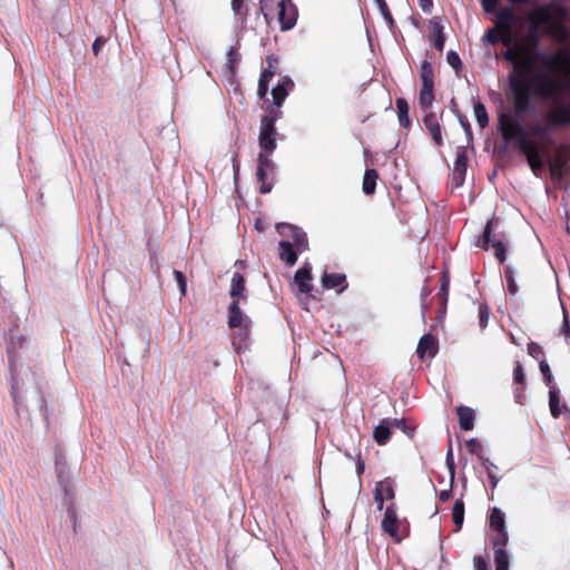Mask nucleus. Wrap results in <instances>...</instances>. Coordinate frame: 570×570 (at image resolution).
<instances>
[{"label": "nucleus", "mask_w": 570, "mask_h": 570, "mask_svg": "<svg viewBox=\"0 0 570 570\" xmlns=\"http://www.w3.org/2000/svg\"><path fill=\"white\" fill-rule=\"evenodd\" d=\"M439 351L438 340L432 334L423 335L417 344V357L423 360L425 357H434Z\"/></svg>", "instance_id": "dca6fc26"}, {"label": "nucleus", "mask_w": 570, "mask_h": 570, "mask_svg": "<svg viewBox=\"0 0 570 570\" xmlns=\"http://www.w3.org/2000/svg\"><path fill=\"white\" fill-rule=\"evenodd\" d=\"M451 489H448V490H442L440 493H439V500L441 502H446L448 500H450L451 498Z\"/></svg>", "instance_id": "774afa93"}, {"label": "nucleus", "mask_w": 570, "mask_h": 570, "mask_svg": "<svg viewBox=\"0 0 570 570\" xmlns=\"http://www.w3.org/2000/svg\"><path fill=\"white\" fill-rule=\"evenodd\" d=\"M479 325L481 330H484L488 326L489 318H490V307L487 304H480L479 305Z\"/></svg>", "instance_id": "09e8293b"}, {"label": "nucleus", "mask_w": 570, "mask_h": 570, "mask_svg": "<svg viewBox=\"0 0 570 570\" xmlns=\"http://www.w3.org/2000/svg\"><path fill=\"white\" fill-rule=\"evenodd\" d=\"M448 63L456 71L462 68L460 56L455 51H449L446 56Z\"/></svg>", "instance_id": "6e6d98bb"}, {"label": "nucleus", "mask_w": 570, "mask_h": 570, "mask_svg": "<svg viewBox=\"0 0 570 570\" xmlns=\"http://www.w3.org/2000/svg\"><path fill=\"white\" fill-rule=\"evenodd\" d=\"M278 115V110L269 108L268 115L262 118L258 142H276L278 134L276 132L274 124Z\"/></svg>", "instance_id": "9b49d317"}, {"label": "nucleus", "mask_w": 570, "mask_h": 570, "mask_svg": "<svg viewBox=\"0 0 570 570\" xmlns=\"http://www.w3.org/2000/svg\"><path fill=\"white\" fill-rule=\"evenodd\" d=\"M515 21V16L510 8L501 9L497 13V23L495 26L500 29V32L505 36H513V23Z\"/></svg>", "instance_id": "f3484780"}, {"label": "nucleus", "mask_w": 570, "mask_h": 570, "mask_svg": "<svg viewBox=\"0 0 570 570\" xmlns=\"http://www.w3.org/2000/svg\"><path fill=\"white\" fill-rule=\"evenodd\" d=\"M396 109H397V118L399 122L403 128H409L411 125V120L409 117V104L404 98H396L395 100Z\"/></svg>", "instance_id": "473e14b6"}, {"label": "nucleus", "mask_w": 570, "mask_h": 570, "mask_svg": "<svg viewBox=\"0 0 570 570\" xmlns=\"http://www.w3.org/2000/svg\"><path fill=\"white\" fill-rule=\"evenodd\" d=\"M278 60L274 56L266 57L267 67L264 68L261 72V77L258 80L257 95L259 99H265L268 92L269 82L275 75V69L277 67Z\"/></svg>", "instance_id": "ddd939ff"}, {"label": "nucleus", "mask_w": 570, "mask_h": 570, "mask_svg": "<svg viewBox=\"0 0 570 570\" xmlns=\"http://www.w3.org/2000/svg\"><path fill=\"white\" fill-rule=\"evenodd\" d=\"M499 217L490 218L476 245L484 250L492 248L499 263H504L507 259V236L499 230Z\"/></svg>", "instance_id": "7ed1b4c3"}, {"label": "nucleus", "mask_w": 570, "mask_h": 570, "mask_svg": "<svg viewBox=\"0 0 570 570\" xmlns=\"http://www.w3.org/2000/svg\"><path fill=\"white\" fill-rule=\"evenodd\" d=\"M528 354L539 362L540 360L546 358L543 348L535 342H530L528 344Z\"/></svg>", "instance_id": "3c124183"}, {"label": "nucleus", "mask_w": 570, "mask_h": 570, "mask_svg": "<svg viewBox=\"0 0 570 570\" xmlns=\"http://www.w3.org/2000/svg\"><path fill=\"white\" fill-rule=\"evenodd\" d=\"M460 428L463 431H471L474 426V411L471 407L460 405L456 409Z\"/></svg>", "instance_id": "cd10ccee"}, {"label": "nucleus", "mask_w": 570, "mask_h": 570, "mask_svg": "<svg viewBox=\"0 0 570 570\" xmlns=\"http://www.w3.org/2000/svg\"><path fill=\"white\" fill-rule=\"evenodd\" d=\"M537 30L538 29H534L533 27H531V30L528 33V40L532 48H535L540 41Z\"/></svg>", "instance_id": "052dcab7"}, {"label": "nucleus", "mask_w": 570, "mask_h": 570, "mask_svg": "<svg viewBox=\"0 0 570 570\" xmlns=\"http://www.w3.org/2000/svg\"><path fill=\"white\" fill-rule=\"evenodd\" d=\"M474 570H490L489 560L482 556L473 558Z\"/></svg>", "instance_id": "13d9d810"}, {"label": "nucleus", "mask_w": 570, "mask_h": 570, "mask_svg": "<svg viewBox=\"0 0 570 570\" xmlns=\"http://www.w3.org/2000/svg\"><path fill=\"white\" fill-rule=\"evenodd\" d=\"M493 551L505 550L508 543V533L505 529L494 531V534L490 539Z\"/></svg>", "instance_id": "e433bc0d"}, {"label": "nucleus", "mask_w": 570, "mask_h": 570, "mask_svg": "<svg viewBox=\"0 0 570 570\" xmlns=\"http://www.w3.org/2000/svg\"><path fill=\"white\" fill-rule=\"evenodd\" d=\"M271 174L267 170H264L263 168H257L256 170V178L257 181L261 184L259 186V193L261 194H267L272 190V184L267 181V176Z\"/></svg>", "instance_id": "79ce46f5"}, {"label": "nucleus", "mask_w": 570, "mask_h": 570, "mask_svg": "<svg viewBox=\"0 0 570 570\" xmlns=\"http://www.w3.org/2000/svg\"><path fill=\"white\" fill-rule=\"evenodd\" d=\"M495 570H509V556L507 550L494 551Z\"/></svg>", "instance_id": "c03bdc74"}, {"label": "nucleus", "mask_w": 570, "mask_h": 570, "mask_svg": "<svg viewBox=\"0 0 570 570\" xmlns=\"http://www.w3.org/2000/svg\"><path fill=\"white\" fill-rule=\"evenodd\" d=\"M445 462H446V466L449 469L451 482H453V479H454V475H455V468L456 466H455V462H454V458H453V451H452L451 442L449 443V449L446 451Z\"/></svg>", "instance_id": "5fc2aeb1"}, {"label": "nucleus", "mask_w": 570, "mask_h": 570, "mask_svg": "<svg viewBox=\"0 0 570 570\" xmlns=\"http://www.w3.org/2000/svg\"><path fill=\"white\" fill-rule=\"evenodd\" d=\"M484 40H487L488 42H490L491 45H495V43H499V42H502L504 46H507L508 48L509 47H512V36H509L508 37V40H507V37L503 36L501 32H500V29H498V27H493V28H490L484 37H483Z\"/></svg>", "instance_id": "2f4dec72"}, {"label": "nucleus", "mask_w": 570, "mask_h": 570, "mask_svg": "<svg viewBox=\"0 0 570 570\" xmlns=\"http://www.w3.org/2000/svg\"><path fill=\"white\" fill-rule=\"evenodd\" d=\"M294 88V81L289 77H284L283 80L272 89L273 106L277 110L284 104L289 91Z\"/></svg>", "instance_id": "6ab92c4d"}, {"label": "nucleus", "mask_w": 570, "mask_h": 570, "mask_svg": "<svg viewBox=\"0 0 570 570\" xmlns=\"http://www.w3.org/2000/svg\"><path fill=\"white\" fill-rule=\"evenodd\" d=\"M312 279V266L309 263L305 262L294 275V283L298 287V292L302 294H309L313 289L311 284Z\"/></svg>", "instance_id": "2eb2a0df"}, {"label": "nucleus", "mask_w": 570, "mask_h": 570, "mask_svg": "<svg viewBox=\"0 0 570 570\" xmlns=\"http://www.w3.org/2000/svg\"><path fill=\"white\" fill-rule=\"evenodd\" d=\"M504 277H505V281H507V287H508V291L511 295H515L519 291V287L515 283V279H514V273H513V269L510 267V266H507L504 268Z\"/></svg>", "instance_id": "49530a36"}, {"label": "nucleus", "mask_w": 570, "mask_h": 570, "mask_svg": "<svg viewBox=\"0 0 570 570\" xmlns=\"http://www.w3.org/2000/svg\"><path fill=\"white\" fill-rule=\"evenodd\" d=\"M246 286H245V277L239 272L234 273L230 282V292L229 295L232 299H240L245 301L247 298L246 294Z\"/></svg>", "instance_id": "b1692460"}, {"label": "nucleus", "mask_w": 570, "mask_h": 570, "mask_svg": "<svg viewBox=\"0 0 570 570\" xmlns=\"http://www.w3.org/2000/svg\"><path fill=\"white\" fill-rule=\"evenodd\" d=\"M276 230L284 238L283 240H291L297 250H308L307 235L302 228L287 223H278Z\"/></svg>", "instance_id": "0eeeda50"}, {"label": "nucleus", "mask_w": 570, "mask_h": 570, "mask_svg": "<svg viewBox=\"0 0 570 570\" xmlns=\"http://www.w3.org/2000/svg\"><path fill=\"white\" fill-rule=\"evenodd\" d=\"M304 253L303 250H297L292 244L291 240H281L278 243V256L282 262H284L287 266H294L297 262L298 254Z\"/></svg>", "instance_id": "412c9836"}, {"label": "nucleus", "mask_w": 570, "mask_h": 570, "mask_svg": "<svg viewBox=\"0 0 570 570\" xmlns=\"http://www.w3.org/2000/svg\"><path fill=\"white\" fill-rule=\"evenodd\" d=\"M250 321L242 312L238 299H234L228 307V326L230 328H242L245 334L249 331Z\"/></svg>", "instance_id": "4468645a"}, {"label": "nucleus", "mask_w": 570, "mask_h": 570, "mask_svg": "<svg viewBox=\"0 0 570 570\" xmlns=\"http://www.w3.org/2000/svg\"><path fill=\"white\" fill-rule=\"evenodd\" d=\"M106 38L104 37H97L92 43V51H94V55L95 56H98L101 48L105 46L106 43Z\"/></svg>", "instance_id": "bf43d9fd"}, {"label": "nucleus", "mask_w": 570, "mask_h": 570, "mask_svg": "<svg viewBox=\"0 0 570 570\" xmlns=\"http://www.w3.org/2000/svg\"><path fill=\"white\" fill-rule=\"evenodd\" d=\"M474 154L473 145L459 146L455 151V160L452 173L449 176L448 186L453 190L463 186L468 170L470 156Z\"/></svg>", "instance_id": "39448f33"}, {"label": "nucleus", "mask_w": 570, "mask_h": 570, "mask_svg": "<svg viewBox=\"0 0 570 570\" xmlns=\"http://www.w3.org/2000/svg\"><path fill=\"white\" fill-rule=\"evenodd\" d=\"M499 128L502 137L508 141L522 135L523 129L518 118L511 114L502 112L499 116Z\"/></svg>", "instance_id": "f8f14e48"}, {"label": "nucleus", "mask_w": 570, "mask_h": 570, "mask_svg": "<svg viewBox=\"0 0 570 570\" xmlns=\"http://www.w3.org/2000/svg\"><path fill=\"white\" fill-rule=\"evenodd\" d=\"M376 2V4L379 6V9L382 13V16L384 17L385 21L387 22V24L390 26V28H393L394 24H395V21L392 17V13L387 7V3L385 0H374Z\"/></svg>", "instance_id": "de8ad7c7"}, {"label": "nucleus", "mask_w": 570, "mask_h": 570, "mask_svg": "<svg viewBox=\"0 0 570 570\" xmlns=\"http://www.w3.org/2000/svg\"><path fill=\"white\" fill-rule=\"evenodd\" d=\"M543 53H534L525 45L518 42L512 47H509L503 52V58L513 65L514 73L509 79H530L529 76L533 70L535 60L539 59L541 62V56Z\"/></svg>", "instance_id": "f03ea898"}, {"label": "nucleus", "mask_w": 570, "mask_h": 570, "mask_svg": "<svg viewBox=\"0 0 570 570\" xmlns=\"http://www.w3.org/2000/svg\"><path fill=\"white\" fill-rule=\"evenodd\" d=\"M429 28H430V37L433 41L435 49L439 51H443L444 43H445V37L443 33L442 24L438 21L436 18H434V19L430 20Z\"/></svg>", "instance_id": "393cba45"}, {"label": "nucleus", "mask_w": 570, "mask_h": 570, "mask_svg": "<svg viewBox=\"0 0 570 570\" xmlns=\"http://www.w3.org/2000/svg\"><path fill=\"white\" fill-rule=\"evenodd\" d=\"M262 146H263V150L258 155L257 168H263L264 170L274 173L275 165L269 157L273 154V151L277 145H262Z\"/></svg>", "instance_id": "c85d7f7f"}, {"label": "nucleus", "mask_w": 570, "mask_h": 570, "mask_svg": "<svg viewBox=\"0 0 570 570\" xmlns=\"http://www.w3.org/2000/svg\"><path fill=\"white\" fill-rule=\"evenodd\" d=\"M322 286L325 289H335L341 293L347 287V279L345 274L341 273H324L321 279Z\"/></svg>", "instance_id": "4be33fe9"}, {"label": "nucleus", "mask_w": 570, "mask_h": 570, "mask_svg": "<svg viewBox=\"0 0 570 570\" xmlns=\"http://www.w3.org/2000/svg\"><path fill=\"white\" fill-rule=\"evenodd\" d=\"M232 9L235 14H243L244 0H232Z\"/></svg>", "instance_id": "69168bd1"}, {"label": "nucleus", "mask_w": 570, "mask_h": 570, "mask_svg": "<svg viewBox=\"0 0 570 570\" xmlns=\"http://www.w3.org/2000/svg\"><path fill=\"white\" fill-rule=\"evenodd\" d=\"M525 382V374L522 364L517 361L513 368V383L523 385Z\"/></svg>", "instance_id": "864d4df0"}, {"label": "nucleus", "mask_w": 570, "mask_h": 570, "mask_svg": "<svg viewBox=\"0 0 570 570\" xmlns=\"http://www.w3.org/2000/svg\"><path fill=\"white\" fill-rule=\"evenodd\" d=\"M277 8V18L281 23V30L288 31L293 29L298 18V10L293 0H279Z\"/></svg>", "instance_id": "6e6552de"}, {"label": "nucleus", "mask_w": 570, "mask_h": 570, "mask_svg": "<svg viewBox=\"0 0 570 570\" xmlns=\"http://www.w3.org/2000/svg\"><path fill=\"white\" fill-rule=\"evenodd\" d=\"M382 530L387 533L390 537L400 542L405 534L401 533V522L396 514L395 504H390L385 509L384 518L381 523Z\"/></svg>", "instance_id": "9d476101"}, {"label": "nucleus", "mask_w": 570, "mask_h": 570, "mask_svg": "<svg viewBox=\"0 0 570 570\" xmlns=\"http://www.w3.org/2000/svg\"><path fill=\"white\" fill-rule=\"evenodd\" d=\"M539 368H540V372L542 373V376H543L544 383H546L548 386H551V384H552V380H553V376H552V374H551L550 366H549V364H548V362H547V360H546V358L540 360Z\"/></svg>", "instance_id": "603ef678"}, {"label": "nucleus", "mask_w": 570, "mask_h": 570, "mask_svg": "<svg viewBox=\"0 0 570 570\" xmlns=\"http://www.w3.org/2000/svg\"><path fill=\"white\" fill-rule=\"evenodd\" d=\"M420 77L422 80V88L419 95V105L421 109L428 111L431 109L434 97V70L430 61L424 60L421 63Z\"/></svg>", "instance_id": "423d86ee"}, {"label": "nucleus", "mask_w": 570, "mask_h": 570, "mask_svg": "<svg viewBox=\"0 0 570 570\" xmlns=\"http://www.w3.org/2000/svg\"><path fill=\"white\" fill-rule=\"evenodd\" d=\"M374 501L377 504V510L382 511L384 508L385 498L381 494L380 490L374 489Z\"/></svg>", "instance_id": "0e129e2a"}, {"label": "nucleus", "mask_w": 570, "mask_h": 570, "mask_svg": "<svg viewBox=\"0 0 570 570\" xmlns=\"http://www.w3.org/2000/svg\"><path fill=\"white\" fill-rule=\"evenodd\" d=\"M489 524L493 531L505 529L504 515L500 509H498V508L492 509L490 517H489Z\"/></svg>", "instance_id": "c9c22d12"}, {"label": "nucleus", "mask_w": 570, "mask_h": 570, "mask_svg": "<svg viewBox=\"0 0 570 570\" xmlns=\"http://www.w3.org/2000/svg\"><path fill=\"white\" fill-rule=\"evenodd\" d=\"M449 291H450V277L446 273H443L440 279V289L436 294L438 299V318L442 320L446 314V305L449 301Z\"/></svg>", "instance_id": "a211bd4d"}, {"label": "nucleus", "mask_w": 570, "mask_h": 570, "mask_svg": "<svg viewBox=\"0 0 570 570\" xmlns=\"http://www.w3.org/2000/svg\"><path fill=\"white\" fill-rule=\"evenodd\" d=\"M499 3V0H482V7L485 12H493Z\"/></svg>", "instance_id": "680f3d73"}, {"label": "nucleus", "mask_w": 570, "mask_h": 570, "mask_svg": "<svg viewBox=\"0 0 570 570\" xmlns=\"http://www.w3.org/2000/svg\"><path fill=\"white\" fill-rule=\"evenodd\" d=\"M55 472L62 491L67 495L71 487V478L69 474L65 451L61 446L55 448Z\"/></svg>", "instance_id": "1a4fd4ad"}, {"label": "nucleus", "mask_w": 570, "mask_h": 570, "mask_svg": "<svg viewBox=\"0 0 570 570\" xmlns=\"http://www.w3.org/2000/svg\"><path fill=\"white\" fill-rule=\"evenodd\" d=\"M423 124L429 130L434 142H442V132L435 114L429 112L423 118Z\"/></svg>", "instance_id": "bb28decb"}, {"label": "nucleus", "mask_w": 570, "mask_h": 570, "mask_svg": "<svg viewBox=\"0 0 570 570\" xmlns=\"http://www.w3.org/2000/svg\"><path fill=\"white\" fill-rule=\"evenodd\" d=\"M393 429L401 430L405 435H407L410 439H413L415 435V426L411 425L406 420L401 419H391Z\"/></svg>", "instance_id": "ea45409f"}, {"label": "nucleus", "mask_w": 570, "mask_h": 570, "mask_svg": "<svg viewBox=\"0 0 570 570\" xmlns=\"http://www.w3.org/2000/svg\"><path fill=\"white\" fill-rule=\"evenodd\" d=\"M452 519L454 524L460 529L464 520V502L456 500L452 509Z\"/></svg>", "instance_id": "a19ab883"}, {"label": "nucleus", "mask_w": 570, "mask_h": 570, "mask_svg": "<svg viewBox=\"0 0 570 570\" xmlns=\"http://www.w3.org/2000/svg\"><path fill=\"white\" fill-rule=\"evenodd\" d=\"M239 61H240V55H239L238 50L236 48L232 47L228 50L227 57H226V68L229 70V72L232 75L236 73Z\"/></svg>", "instance_id": "4c0bfd02"}, {"label": "nucleus", "mask_w": 570, "mask_h": 570, "mask_svg": "<svg viewBox=\"0 0 570 570\" xmlns=\"http://www.w3.org/2000/svg\"><path fill=\"white\" fill-rule=\"evenodd\" d=\"M394 487V480L391 478H385L375 484V490H380L385 500H393L395 498Z\"/></svg>", "instance_id": "f704fd0d"}, {"label": "nucleus", "mask_w": 570, "mask_h": 570, "mask_svg": "<svg viewBox=\"0 0 570 570\" xmlns=\"http://www.w3.org/2000/svg\"><path fill=\"white\" fill-rule=\"evenodd\" d=\"M549 407L553 419H558L561 415L562 409L568 411L566 404L561 405L559 392L554 387H551L549 391Z\"/></svg>", "instance_id": "7c9ffc66"}, {"label": "nucleus", "mask_w": 570, "mask_h": 570, "mask_svg": "<svg viewBox=\"0 0 570 570\" xmlns=\"http://www.w3.org/2000/svg\"><path fill=\"white\" fill-rule=\"evenodd\" d=\"M560 332L567 338H570V322H569L568 316H567L566 313L563 314V323H562Z\"/></svg>", "instance_id": "e2e57ef3"}, {"label": "nucleus", "mask_w": 570, "mask_h": 570, "mask_svg": "<svg viewBox=\"0 0 570 570\" xmlns=\"http://www.w3.org/2000/svg\"><path fill=\"white\" fill-rule=\"evenodd\" d=\"M432 289L429 286H423L420 293L421 296V313L422 318L425 321L428 312H429V305L426 303V298L431 295Z\"/></svg>", "instance_id": "8fccbe9b"}, {"label": "nucleus", "mask_w": 570, "mask_h": 570, "mask_svg": "<svg viewBox=\"0 0 570 570\" xmlns=\"http://www.w3.org/2000/svg\"><path fill=\"white\" fill-rule=\"evenodd\" d=\"M392 422L391 419H383L381 422L375 426L373 431V439L379 445H385L392 434Z\"/></svg>", "instance_id": "5701e85b"}, {"label": "nucleus", "mask_w": 570, "mask_h": 570, "mask_svg": "<svg viewBox=\"0 0 570 570\" xmlns=\"http://www.w3.org/2000/svg\"><path fill=\"white\" fill-rule=\"evenodd\" d=\"M549 120L553 125L570 124V105H559L549 112Z\"/></svg>", "instance_id": "a878e982"}, {"label": "nucleus", "mask_w": 570, "mask_h": 570, "mask_svg": "<svg viewBox=\"0 0 570 570\" xmlns=\"http://www.w3.org/2000/svg\"><path fill=\"white\" fill-rule=\"evenodd\" d=\"M535 76L531 79H509L513 94V102L517 112H524L530 108L531 95L535 94Z\"/></svg>", "instance_id": "20e7f679"}, {"label": "nucleus", "mask_w": 570, "mask_h": 570, "mask_svg": "<svg viewBox=\"0 0 570 570\" xmlns=\"http://www.w3.org/2000/svg\"><path fill=\"white\" fill-rule=\"evenodd\" d=\"M474 117L480 128H485L489 125L488 111L481 101L474 104Z\"/></svg>", "instance_id": "58836bf2"}, {"label": "nucleus", "mask_w": 570, "mask_h": 570, "mask_svg": "<svg viewBox=\"0 0 570 570\" xmlns=\"http://www.w3.org/2000/svg\"><path fill=\"white\" fill-rule=\"evenodd\" d=\"M174 276L176 278V282L178 284V287H179V291H180V294L181 295H186V287H187V283H186V277L184 275L183 272L180 271H174Z\"/></svg>", "instance_id": "4d7b16f0"}, {"label": "nucleus", "mask_w": 570, "mask_h": 570, "mask_svg": "<svg viewBox=\"0 0 570 570\" xmlns=\"http://www.w3.org/2000/svg\"><path fill=\"white\" fill-rule=\"evenodd\" d=\"M420 7L425 13H430L433 8V0H420Z\"/></svg>", "instance_id": "338daca9"}, {"label": "nucleus", "mask_w": 570, "mask_h": 570, "mask_svg": "<svg viewBox=\"0 0 570 570\" xmlns=\"http://www.w3.org/2000/svg\"><path fill=\"white\" fill-rule=\"evenodd\" d=\"M481 463L487 471L492 489H494L499 482V479L495 474L498 466L494 463H492L489 459H484L483 461H481Z\"/></svg>", "instance_id": "37998d69"}, {"label": "nucleus", "mask_w": 570, "mask_h": 570, "mask_svg": "<svg viewBox=\"0 0 570 570\" xmlns=\"http://www.w3.org/2000/svg\"><path fill=\"white\" fill-rule=\"evenodd\" d=\"M465 446L468 451L476 455L480 461H483L485 458L483 456V446L476 439H470L465 441Z\"/></svg>", "instance_id": "a18cd8bd"}, {"label": "nucleus", "mask_w": 570, "mask_h": 570, "mask_svg": "<svg viewBox=\"0 0 570 570\" xmlns=\"http://www.w3.org/2000/svg\"><path fill=\"white\" fill-rule=\"evenodd\" d=\"M529 21L531 23V27L534 29H539L540 27H548L549 23L552 21V12L548 6H539L534 10H532L529 16Z\"/></svg>", "instance_id": "aec40b11"}, {"label": "nucleus", "mask_w": 570, "mask_h": 570, "mask_svg": "<svg viewBox=\"0 0 570 570\" xmlns=\"http://www.w3.org/2000/svg\"><path fill=\"white\" fill-rule=\"evenodd\" d=\"M502 166L513 164L514 158H525L533 175L541 178L549 167L552 180L570 175V145H488ZM490 151V148H487Z\"/></svg>", "instance_id": "f257e3e1"}, {"label": "nucleus", "mask_w": 570, "mask_h": 570, "mask_svg": "<svg viewBox=\"0 0 570 570\" xmlns=\"http://www.w3.org/2000/svg\"><path fill=\"white\" fill-rule=\"evenodd\" d=\"M379 178V174L375 169L370 168L366 169L363 177L362 189L366 195H373L376 188V180Z\"/></svg>", "instance_id": "72a5a7b5"}, {"label": "nucleus", "mask_w": 570, "mask_h": 570, "mask_svg": "<svg viewBox=\"0 0 570 570\" xmlns=\"http://www.w3.org/2000/svg\"><path fill=\"white\" fill-rule=\"evenodd\" d=\"M547 32L553 39H556L557 41H560V42L564 41L569 36L568 29L564 26V23L560 20H554L553 18H552V21L547 27Z\"/></svg>", "instance_id": "c756f323"}]
</instances>
